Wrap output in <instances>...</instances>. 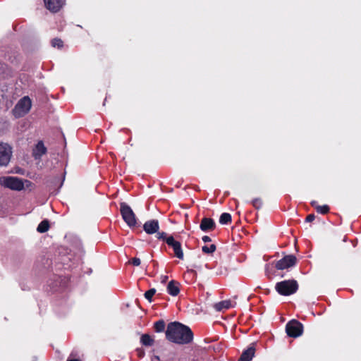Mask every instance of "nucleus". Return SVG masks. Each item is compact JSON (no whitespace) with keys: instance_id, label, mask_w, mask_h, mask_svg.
I'll return each instance as SVG.
<instances>
[{"instance_id":"1","label":"nucleus","mask_w":361,"mask_h":361,"mask_svg":"<svg viewBox=\"0 0 361 361\" xmlns=\"http://www.w3.org/2000/svg\"><path fill=\"white\" fill-rule=\"evenodd\" d=\"M166 337L169 341L177 344H188L192 341L193 333L188 326L174 322L168 324Z\"/></svg>"},{"instance_id":"2","label":"nucleus","mask_w":361,"mask_h":361,"mask_svg":"<svg viewBox=\"0 0 361 361\" xmlns=\"http://www.w3.org/2000/svg\"><path fill=\"white\" fill-rule=\"evenodd\" d=\"M25 184L27 186L30 182L16 176H3L0 178V185L13 190L20 191L24 189Z\"/></svg>"},{"instance_id":"3","label":"nucleus","mask_w":361,"mask_h":361,"mask_svg":"<svg viewBox=\"0 0 361 361\" xmlns=\"http://www.w3.org/2000/svg\"><path fill=\"white\" fill-rule=\"evenodd\" d=\"M275 288L280 295H290L297 291L298 284L295 280H285L277 283Z\"/></svg>"},{"instance_id":"4","label":"nucleus","mask_w":361,"mask_h":361,"mask_svg":"<svg viewBox=\"0 0 361 361\" xmlns=\"http://www.w3.org/2000/svg\"><path fill=\"white\" fill-rule=\"evenodd\" d=\"M32 106V102L29 97L25 96L20 99L14 109H13V114L16 118L24 116L30 110Z\"/></svg>"},{"instance_id":"5","label":"nucleus","mask_w":361,"mask_h":361,"mask_svg":"<svg viewBox=\"0 0 361 361\" xmlns=\"http://www.w3.org/2000/svg\"><path fill=\"white\" fill-rule=\"evenodd\" d=\"M120 210L123 219L127 224V225L129 227L135 226L137 224V219L135 214L130 207L125 202H121L120 204Z\"/></svg>"},{"instance_id":"6","label":"nucleus","mask_w":361,"mask_h":361,"mask_svg":"<svg viewBox=\"0 0 361 361\" xmlns=\"http://www.w3.org/2000/svg\"><path fill=\"white\" fill-rule=\"evenodd\" d=\"M286 331L289 336L297 338L302 335L303 326L301 323L293 319L286 324Z\"/></svg>"},{"instance_id":"7","label":"nucleus","mask_w":361,"mask_h":361,"mask_svg":"<svg viewBox=\"0 0 361 361\" xmlns=\"http://www.w3.org/2000/svg\"><path fill=\"white\" fill-rule=\"evenodd\" d=\"M12 156V148L6 143H0V167L6 166L10 162Z\"/></svg>"},{"instance_id":"8","label":"nucleus","mask_w":361,"mask_h":361,"mask_svg":"<svg viewBox=\"0 0 361 361\" xmlns=\"http://www.w3.org/2000/svg\"><path fill=\"white\" fill-rule=\"evenodd\" d=\"M296 263V257L293 255H286L281 259L276 262L275 267L277 269L283 270L294 266Z\"/></svg>"},{"instance_id":"9","label":"nucleus","mask_w":361,"mask_h":361,"mask_svg":"<svg viewBox=\"0 0 361 361\" xmlns=\"http://www.w3.org/2000/svg\"><path fill=\"white\" fill-rule=\"evenodd\" d=\"M166 243L169 246L173 248L176 257L180 259H183L184 255L180 242L175 240L173 236H169L166 239Z\"/></svg>"},{"instance_id":"10","label":"nucleus","mask_w":361,"mask_h":361,"mask_svg":"<svg viewBox=\"0 0 361 361\" xmlns=\"http://www.w3.org/2000/svg\"><path fill=\"white\" fill-rule=\"evenodd\" d=\"M46 8L53 13L59 11L64 4L65 0H44Z\"/></svg>"},{"instance_id":"11","label":"nucleus","mask_w":361,"mask_h":361,"mask_svg":"<svg viewBox=\"0 0 361 361\" xmlns=\"http://www.w3.org/2000/svg\"><path fill=\"white\" fill-rule=\"evenodd\" d=\"M159 228V221L155 219L147 221L143 225V229L147 234L157 233Z\"/></svg>"},{"instance_id":"12","label":"nucleus","mask_w":361,"mask_h":361,"mask_svg":"<svg viewBox=\"0 0 361 361\" xmlns=\"http://www.w3.org/2000/svg\"><path fill=\"white\" fill-rule=\"evenodd\" d=\"M47 148L44 147V145L42 141H39L36 145L35 149L32 152V155L35 159H40L42 155L46 154Z\"/></svg>"},{"instance_id":"13","label":"nucleus","mask_w":361,"mask_h":361,"mask_svg":"<svg viewBox=\"0 0 361 361\" xmlns=\"http://www.w3.org/2000/svg\"><path fill=\"white\" fill-rule=\"evenodd\" d=\"M200 227L202 231L213 230L215 228V223L212 219L203 218L202 219Z\"/></svg>"},{"instance_id":"14","label":"nucleus","mask_w":361,"mask_h":361,"mask_svg":"<svg viewBox=\"0 0 361 361\" xmlns=\"http://www.w3.org/2000/svg\"><path fill=\"white\" fill-rule=\"evenodd\" d=\"M179 286V283L175 281H171L167 285V292L172 296H176L180 293Z\"/></svg>"},{"instance_id":"15","label":"nucleus","mask_w":361,"mask_h":361,"mask_svg":"<svg viewBox=\"0 0 361 361\" xmlns=\"http://www.w3.org/2000/svg\"><path fill=\"white\" fill-rule=\"evenodd\" d=\"M255 348L253 346L249 347L243 352L238 361H251L255 355Z\"/></svg>"},{"instance_id":"16","label":"nucleus","mask_w":361,"mask_h":361,"mask_svg":"<svg viewBox=\"0 0 361 361\" xmlns=\"http://www.w3.org/2000/svg\"><path fill=\"white\" fill-rule=\"evenodd\" d=\"M199 353H184L177 360L172 361H202L199 358Z\"/></svg>"},{"instance_id":"17","label":"nucleus","mask_w":361,"mask_h":361,"mask_svg":"<svg viewBox=\"0 0 361 361\" xmlns=\"http://www.w3.org/2000/svg\"><path fill=\"white\" fill-rule=\"evenodd\" d=\"M140 342L145 346H152L154 345V340L150 335L145 334L142 335Z\"/></svg>"},{"instance_id":"18","label":"nucleus","mask_w":361,"mask_h":361,"mask_svg":"<svg viewBox=\"0 0 361 361\" xmlns=\"http://www.w3.org/2000/svg\"><path fill=\"white\" fill-rule=\"evenodd\" d=\"M231 307V302L230 300H224L219 302L214 305V308L217 311H223L225 310H228Z\"/></svg>"},{"instance_id":"19","label":"nucleus","mask_w":361,"mask_h":361,"mask_svg":"<svg viewBox=\"0 0 361 361\" xmlns=\"http://www.w3.org/2000/svg\"><path fill=\"white\" fill-rule=\"evenodd\" d=\"M312 205L314 207L315 209L318 213L325 214L329 212V207L327 205L320 206L317 204L315 201L312 202Z\"/></svg>"},{"instance_id":"20","label":"nucleus","mask_w":361,"mask_h":361,"mask_svg":"<svg viewBox=\"0 0 361 361\" xmlns=\"http://www.w3.org/2000/svg\"><path fill=\"white\" fill-rule=\"evenodd\" d=\"M49 221L44 220L38 225L37 231L39 233H44L49 230Z\"/></svg>"},{"instance_id":"21","label":"nucleus","mask_w":361,"mask_h":361,"mask_svg":"<svg viewBox=\"0 0 361 361\" xmlns=\"http://www.w3.org/2000/svg\"><path fill=\"white\" fill-rule=\"evenodd\" d=\"M231 221V216L228 213H223L219 218L221 224H227Z\"/></svg>"},{"instance_id":"22","label":"nucleus","mask_w":361,"mask_h":361,"mask_svg":"<svg viewBox=\"0 0 361 361\" xmlns=\"http://www.w3.org/2000/svg\"><path fill=\"white\" fill-rule=\"evenodd\" d=\"M154 326L157 332H162L165 329V323L163 320H159L154 323Z\"/></svg>"},{"instance_id":"23","label":"nucleus","mask_w":361,"mask_h":361,"mask_svg":"<svg viewBox=\"0 0 361 361\" xmlns=\"http://www.w3.org/2000/svg\"><path fill=\"white\" fill-rule=\"evenodd\" d=\"M202 252L207 254H210L214 252L216 250V245L214 244L210 245L209 246H203Z\"/></svg>"},{"instance_id":"24","label":"nucleus","mask_w":361,"mask_h":361,"mask_svg":"<svg viewBox=\"0 0 361 361\" xmlns=\"http://www.w3.org/2000/svg\"><path fill=\"white\" fill-rule=\"evenodd\" d=\"M156 293V290L154 288H151L145 293V298L149 302L152 301V298Z\"/></svg>"},{"instance_id":"25","label":"nucleus","mask_w":361,"mask_h":361,"mask_svg":"<svg viewBox=\"0 0 361 361\" xmlns=\"http://www.w3.org/2000/svg\"><path fill=\"white\" fill-rule=\"evenodd\" d=\"M51 45L54 47L61 48L63 47V42L61 39L56 38L51 40Z\"/></svg>"},{"instance_id":"26","label":"nucleus","mask_w":361,"mask_h":361,"mask_svg":"<svg viewBox=\"0 0 361 361\" xmlns=\"http://www.w3.org/2000/svg\"><path fill=\"white\" fill-rule=\"evenodd\" d=\"M252 205L257 208V209H259L262 206V201L260 199H258V198H256L255 200H252Z\"/></svg>"},{"instance_id":"27","label":"nucleus","mask_w":361,"mask_h":361,"mask_svg":"<svg viewBox=\"0 0 361 361\" xmlns=\"http://www.w3.org/2000/svg\"><path fill=\"white\" fill-rule=\"evenodd\" d=\"M157 237L158 239H161L166 241V239L168 238L166 236V233L164 232H158Z\"/></svg>"},{"instance_id":"28","label":"nucleus","mask_w":361,"mask_h":361,"mask_svg":"<svg viewBox=\"0 0 361 361\" xmlns=\"http://www.w3.org/2000/svg\"><path fill=\"white\" fill-rule=\"evenodd\" d=\"M130 262L134 266H139L140 264V259L139 258L134 257L130 261Z\"/></svg>"},{"instance_id":"29","label":"nucleus","mask_w":361,"mask_h":361,"mask_svg":"<svg viewBox=\"0 0 361 361\" xmlns=\"http://www.w3.org/2000/svg\"><path fill=\"white\" fill-rule=\"evenodd\" d=\"M315 219V216L312 214H309L307 217H306V221L307 222H312Z\"/></svg>"},{"instance_id":"30","label":"nucleus","mask_w":361,"mask_h":361,"mask_svg":"<svg viewBox=\"0 0 361 361\" xmlns=\"http://www.w3.org/2000/svg\"><path fill=\"white\" fill-rule=\"evenodd\" d=\"M202 240L204 242V243H208V242H210L211 241V238L210 237L207 236V235H204L202 237Z\"/></svg>"},{"instance_id":"31","label":"nucleus","mask_w":361,"mask_h":361,"mask_svg":"<svg viewBox=\"0 0 361 361\" xmlns=\"http://www.w3.org/2000/svg\"><path fill=\"white\" fill-rule=\"evenodd\" d=\"M161 282L164 283L168 279V276H161Z\"/></svg>"},{"instance_id":"32","label":"nucleus","mask_w":361,"mask_h":361,"mask_svg":"<svg viewBox=\"0 0 361 361\" xmlns=\"http://www.w3.org/2000/svg\"><path fill=\"white\" fill-rule=\"evenodd\" d=\"M67 361H79L78 359H68Z\"/></svg>"},{"instance_id":"33","label":"nucleus","mask_w":361,"mask_h":361,"mask_svg":"<svg viewBox=\"0 0 361 361\" xmlns=\"http://www.w3.org/2000/svg\"><path fill=\"white\" fill-rule=\"evenodd\" d=\"M188 274H190V273L192 274V273H194V271L193 270H190V271H188Z\"/></svg>"}]
</instances>
